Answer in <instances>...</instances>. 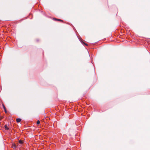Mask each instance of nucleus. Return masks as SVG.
<instances>
[{
  "label": "nucleus",
  "instance_id": "nucleus-1",
  "mask_svg": "<svg viewBox=\"0 0 150 150\" xmlns=\"http://www.w3.org/2000/svg\"><path fill=\"white\" fill-rule=\"evenodd\" d=\"M80 40V42H81V43L83 45H86V46L88 45L86 43H85L84 42H83V41L81 39Z\"/></svg>",
  "mask_w": 150,
  "mask_h": 150
},
{
  "label": "nucleus",
  "instance_id": "nucleus-2",
  "mask_svg": "<svg viewBox=\"0 0 150 150\" xmlns=\"http://www.w3.org/2000/svg\"><path fill=\"white\" fill-rule=\"evenodd\" d=\"M53 19L55 20L56 21H62V22H63V21L62 20H61V19H57V18H54Z\"/></svg>",
  "mask_w": 150,
  "mask_h": 150
},
{
  "label": "nucleus",
  "instance_id": "nucleus-3",
  "mask_svg": "<svg viewBox=\"0 0 150 150\" xmlns=\"http://www.w3.org/2000/svg\"><path fill=\"white\" fill-rule=\"evenodd\" d=\"M21 121V119L20 118H17L16 119V122L18 123L20 122Z\"/></svg>",
  "mask_w": 150,
  "mask_h": 150
},
{
  "label": "nucleus",
  "instance_id": "nucleus-4",
  "mask_svg": "<svg viewBox=\"0 0 150 150\" xmlns=\"http://www.w3.org/2000/svg\"><path fill=\"white\" fill-rule=\"evenodd\" d=\"M24 141L23 140H20L18 141L19 143L20 144H22L24 142Z\"/></svg>",
  "mask_w": 150,
  "mask_h": 150
},
{
  "label": "nucleus",
  "instance_id": "nucleus-5",
  "mask_svg": "<svg viewBox=\"0 0 150 150\" xmlns=\"http://www.w3.org/2000/svg\"><path fill=\"white\" fill-rule=\"evenodd\" d=\"M4 127L5 128V129L6 130H8L9 129V128L6 125H5L4 126Z\"/></svg>",
  "mask_w": 150,
  "mask_h": 150
},
{
  "label": "nucleus",
  "instance_id": "nucleus-6",
  "mask_svg": "<svg viewBox=\"0 0 150 150\" xmlns=\"http://www.w3.org/2000/svg\"><path fill=\"white\" fill-rule=\"evenodd\" d=\"M13 147L14 149H16L17 147V146L15 144H13Z\"/></svg>",
  "mask_w": 150,
  "mask_h": 150
},
{
  "label": "nucleus",
  "instance_id": "nucleus-7",
  "mask_svg": "<svg viewBox=\"0 0 150 150\" xmlns=\"http://www.w3.org/2000/svg\"><path fill=\"white\" fill-rule=\"evenodd\" d=\"M40 123V122L39 120H38L37 122V124L39 125Z\"/></svg>",
  "mask_w": 150,
  "mask_h": 150
},
{
  "label": "nucleus",
  "instance_id": "nucleus-8",
  "mask_svg": "<svg viewBox=\"0 0 150 150\" xmlns=\"http://www.w3.org/2000/svg\"><path fill=\"white\" fill-rule=\"evenodd\" d=\"M2 105H3V108L4 109H5V108H6V107H5L4 105V104H3Z\"/></svg>",
  "mask_w": 150,
  "mask_h": 150
},
{
  "label": "nucleus",
  "instance_id": "nucleus-9",
  "mask_svg": "<svg viewBox=\"0 0 150 150\" xmlns=\"http://www.w3.org/2000/svg\"><path fill=\"white\" fill-rule=\"evenodd\" d=\"M4 109V110L5 112H6V113L7 112V111H6V108H5V109Z\"/></svg>",
  "mask_w": 150,
  "mask_h": 150
},
{
  "label": "nucleus",
  "instance_id": "nucleus-10",
  "mask_svg": "<svg viewBox=\"0 0 150 150\" xmlns=\"http://www.w3.org/2000/svg\"><path fill=\"white\" fill-rule=\"evenodd\" d=\"M4 109V110L5 112H6V113L7 112V111H6V108H5V109Z\"/></svg>",
  "mask_w": 150,
  "mask_h": 150
},
{
  "label": "nucleus",
  "instance_id": "nucleus-11",
  "mask_svg": "<svg viewBox=\"0 0 150 150\" xmlns=\"http://www.w3.org/2000/svg\"><path fill=\"white\" fill-rule=\"evenodd\" d=\"M2 118H1L0 117V120H1V119Z\"/></svg>",
  "mask_w": 150,
  "mask_h": 150
},
{
  "label": "nucleus",
  "instance_id": "nucleus-12",
  "mask_svg": "<svg viewBox=\"0 0 150 150\" xmlns=\"http://www.w3.org/2000/svg\"><path fill=\"white\" fill-rule=\"evenodd\" d=\"M37 42H38V40H37Z\"/></svg>",
  "mask_w": 150,
  "mask_h": 150
}]
</instances>
